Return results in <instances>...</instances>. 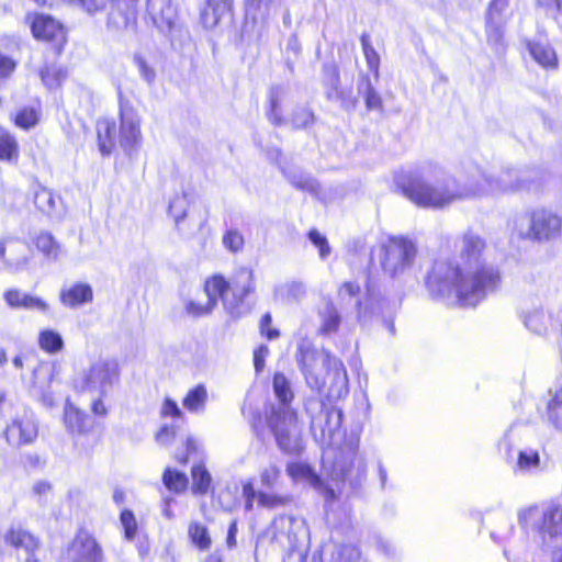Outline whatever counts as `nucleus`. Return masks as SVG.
<instances>
[{
    "mask_svg": "<svg viewBox=\"0 0 562 562\" xmlns=\"http://www.w3.org/2000/svg\"><path fill=\"white\" fill-rule=\"evenodd\" d=\"M330 562H367L361 558L359 549L355 546L345 544L335 549Z\"/></svg>",
    "mask_w": 562,
    "mask_h": 562,
    "instance_id": "nucleus-43",
    "label": "nucleus"
},
{
    "mask_svg": "<svg viewBox=\"0 0 562 562\" xmlns=\"http://www.w3.org/2000/svg\"><path fill=\"white\" fill-rule=\"evenodd\" d=\"M358 449V442L350 441L335 451L333 456L331 450L325 452L323 465L334 482L348 483L352 488H357L363 483L367 477V465Z\"/></svg>",
    "mask_w": 562,
    "mask_h": 562,
    "instance_id": "nucleus-7",
    "label": "nucleus"
},
{
    "mask_svg": "<svg viewBox=\"0 0 562 562\" xmlns=\"http://www.w3.org/2000/svg\"><path fill=\"white\" fill-rule=\"evenodd\" d=\"M308 239L311 243L318 248L321 259L325 260L330 255V246L327 238L316 229H311L308 233Z\"/></svg>",
    "mask_w": 562,
    "mask_h": 562,
    "instance_id": "nucleus-54",
    "label": "nucleus"
},
{
    "mask_svg": "<svg viewBox=\"0 0 562 562\" xmlns=\"http://www.w3.org/2000/svg\"><path fill=\"white\" fill-rule=\"evenodd\" d=\"M289 181L297 189L316 192L318 184L311 176L301 171H288L282 169Z\"/></svg>",
    "mask_w": 562,
    "mask_h": 562,
    "instance_id": "nucleus-40",
    "label": "nucleus"
},
{
    "mask_svg": "<svg viewBox=\"0 0 562 562\" xmlns=\"http://www.w3.org/2000/svg\"><path fill=\"white\" fill-rule=\"evenodd\" d=\"M514 529H515V527H514L513 522L509 521L508 519H504L499 526H496L491 531V537L495 541L503 542V541L509 539V537L514 532Z\"/></svg>",
    "mask_w": 562,
    "mask_h": 562,
    "instance_id": "nucleus-57",
    "label": "nucleus"
},
{
    "mask_svg": "<svg viewBox=\"0 0 562 562\" xmlns=\"http://www.w3.org/2000/svg\"><path fill=\"white\" fill-rule=\"evenodd\" d=\"M291 122L295 128H306L314 123V113L307 108H299L293 112Z\"/></svg>",
    "mask_w": 562,
    "mask_h": 562,
    "instance_id": "nucleus-52",
    "label": "nucleus"
},
{
    "mask_svg": "<svg viewBox=\"0 0 562 562\" xmlns=\"http://www.w3.org/2000/svg\"><path fill=\"white\" fill-rule=\"evenodd\" d=\"M272 318L269 313L265 314L260 322L261 334L265 335L268 339L272 340L279 337V330L274 328H270Z\"/></svg>",
    "mask_w": 562,
    "mask_h": 562,
    "instance_id": "nucleus-62",
    "label": "nucleus"
},
{
    "mask_svg": "<svg viewBox=\"0 0 562 562\" xmlns=\"http://www.w3.org/2000/svg\"><path fill=\"white\" fill-rule=\"evenodd\" d=\"M52 491V485L46 481H38L33 485V493L38 496H45Z\"/></svg>",
    "mask_w": 562,
    "mask_h": 562,
    "instance_id": "nucleus-64",
    "label": "nucleus"
},
{
    "mask_svg": "<svg viewBox=\"0 0 562 562\" xmlns=\"http://www.w3.org/2000/svg\"><path fill=\"white\" fill-rule=\"evenodd\" d=\"M136 24L135 19H131L128 15L120 10L111 11L108 14L106 27L112 32H120L122 30L134 27Z\"/></svg>",
    "mask_w": 562,
    "mask_h": 562,
    "instance_id": "nucleus-44",
    "label": "nucleus"
},
{
    "mask_svg": "<svg viewBox=\"0 0 562 562\" xmlns=\"http://www.w3.org/2000/svg\"><path fill=\"white\" fill-rule=\"evenodd\" d=\"M256 289L254 271L249 268H239L232 282L224 277L215 274L209 278L202 289L183 299V310L189 317L200 318L210 315L222 300L225 311L234 318L247 313L244 300Z\"/></svg>",
    "mask_w": 562,
    "mask_h": 562,
    "instance_id": "nucleus-3",
    "label": "nucleus"
},
{
    "mask_svg": "<svg viewBox=\"0 0 562 562\" xmlns=\"http://www.w3.org/2000/svg\"><path fill=\"white\" fill-rule=\"evenodd\" d=\"M120 522L124 530V538L133 541L137 533V520L134 513L130 509H123L120 514Z\"/></svg>",
    "mask_w": 562,
    "mask_h": 562,
    "instance_id": "nucleus-47",
    "label": "nucleus"
},
{
    "mask_svg": "<svg viewBox=\"0 0 562 562\" xmlns=\"http://www.w3.org/2000/svg\"><path fill=\"white\" fill-rule=\"evenodd\" d=\"M273 392L278 398L277 405L290 406L293 398V392L289 380L282 373H276L272 381Z\"/></svg>",
    "mask_w": 562,
    "mask_h": 562,
    "instance_id": "nucleus-33",
    "label": "nucleus"
},
{
    "mask_svg": "<svg viewBox=\"0 0 562 562\" xmlns=\"http://www.w3.org/2000/svg\"><path fill=\"white\" fill-rule=\"evenodd\" d=\"M258 493L251 482L243 485V497L245 498V509L250 512L254 508L255 499H258Z\"/></svg>",
    "mask_w": 562,
    "mask_h": 562,
    "instance_id": "nucleus-59",
    "label": "nucleus"
},
{
    "mask_svg": "<svg viewBox=\"0 0 562 562\" xmlns=\"http://www.w3.org/2000/svg\"><path fill=\"white\" fill-rule=\"evenodd\" d=\"M233 4V0H207L206 7L201 11V23L205 29L215 27Z\"/></svg>",
    "mask_w": 562,
    "mask_h": 562,
    "instance_id": "nucleus-25",
    "label": "nucleus"
},
{
    "mask_svg": "<svg viewBox=\"0 0 562 562\" xmlns=\"http://www.w3.org/2000/svg\"><path fill=\"white\" fill-rule=\"evenodd\" d=\"M361 45L369 69L372 70L378 77L380 57L376 50L371 45L369 35L363 34L361 36Z\"/></svg>",
    "mask_w": 562,
    "mask_h": 562,
    "instance_id": "nucleus-49",
    "label": "nucleus"
},
{
    "mask_svg": "<svg viewBox=\"0 0 562 562\" xmlns=\"http://www.w3.org/2000/svg\"><path fill=\"white\" fill-rule=\"evenodd\" d=\"M507 5L506 0H492L486 18V32L490 43L498 46L503 44L504 25L501 13Z\"/></svg>",
    "mask_w": 562,
    "mask_h": 562,
    "instance_id": "nucleus-20",
    "label": "nucleus"
},
{
    "mask_svg": "<svg viewBox=\"0 0 562 562\" xmlns=\"http://www.w3.org/2000/svg\"><path fill=\"white\" fill-rule=\"evenodd\" d=\"M165 486L175 493L183 492L188 486V477L184 473L167 468L162 475Z\"/></svg>",
    "mask_w": 562,
    "mask_h": 562,
    "instance_id": "nucleus-37",
    "label": "nucleus"
},
{
    "mask_svg": "<svg viewBox=\"0 0 562 562\" xmlns=\"http://www.w3.org/2000/svg\"><path fill=\"white\" fill-rule=\"evenodd\" d=\"M547 416L552 426L562 431V384L548 392Z\"/></svg>",
    "mask_w": 562,
    "mask_h": 562,
    "instance_id": "nucleus-28",
    "label": "nucleus"
},
{
    "mask_svg": "<svg viewBox=\"0 0 562 562\" xmlns=\"http://www.w3.org/2000/svg\"><path fill=\"white\" fill-rule=\"evenodd\" d=\"M160 414L164 417H173V418L182 416V412L179 408L178 404L169 397H167L164 401L161 408H160Z\"/></svg>",
    "mask_w": 562,
    "mask_h": 562,
    "instance_id": "nucleus-60",
    "label": "nucleus"
},
{
    "mask_svg": "<svg viewBox=\"0 0 562 562\" xmlns=\"http://www.w3.org/2000/svg\"><path fill=\"white\" fill-rule=\"evenodd\" d=\"M32 33L36 38L54 42L60 48L66 42L64 26L49 15H37L32 23Z\"/></svg>",
    "mask_w": 562,
    "mask_h": 562,
    "instance_id": "nucleus-17",
    "label": "nucleus"
},
{
    "mask_svg": "<svg viewBox=\"0 0 562 562\" xmlns=\"http://www.w3.org/2000/svg\"><path fill=\"white\" fill-rule=\"evenodd\" d=\"M3 540L16 549L22 548L32 551L37 547V541L29 531L21 526H11L3 535Z\"/></svg>",
    "mask_w": 562,
    "mask_h": 562,
    "instance_id": "nucleus-27",
    "label": "nucleus"
},
{
    "mask_svg": "<svg viewBox=\"0 0 562 562\" xmlns=\"http://www.w3.org/2000/svg\"><path fill=\"white\" fill-rule=\"evenodd\" d=\"M359 292V284L348 281L341 284V286L338 290V295L342 301H345L347 299H353L358 296Z\"/></svg>",
    "mask_w": 562,
    "mask_h": 562,
    "instance_id": "nucleus-61",
    "label": "nucleus"
},
{
    "mask_svg": "<svg viewBox=\"0 0 562 562\" xmlns=\"http://www.w3.org/2000/svg\"><path fill=\"white\" fill-rule=\"evenodd\" d=\"M269 353V349L267 346H260L254 352V366L257 372H260L265 366V359Z\"/></svg>",
    "mask_w": 562,
    "mask_h": 562,
    "instance_id": "nucleus-63",
    "label": "nucleus"
},
{
    "mask_svg": "<svg viewBox=\"0 0 562 562\" xmlns=\"http://www.w3.org/2000/svg\"><path fill=\"white\" fill-rule=\"evenodd\" d=\"M291 497L265 492L258 493V505L268 509L284 507L291 503Z\"/></svg>",
    "mask_w": 562,
    "mask_h": 562,
    "instance_id": "nucleus-46",
    "label": "nucleus"
},
{
    "mask_svg": "<svg viewBox=\"0 0 562 562\" xmlns=\"http://www.w3.org/2000/svg\"><path fill=\"white\" fill-rule=\"evenodd\" d=\"M325 415H326L327 428H325V427L322 428V434L324 437L326 435V431L328 432L329 436H331L334 430L340 427L341 419H342V413L339 409H334V408L327 409L325 412Z\"/></svg>",
    "mask_w": 562,
    "mask_h": 562,
    "instance_id": "nucleus-56",
    "label": "nucleus"
},
{
    "mask_svg": "<svg viewBox=\"0 0 562 562\" xmlns=\"http://www.w3.org/2000/svg\"><path fill=\"white\" fill-rule=\"evenodd\" d=\"M281 477V468L278 463L271 462L260 471V483L267 488L274 487Z\"/></svg>",
    "mask_w": 562,
    "mask_h": 562,
    "instance_id": "nucleus-48",
    "label": "nucleus"
},
{
    "mask_svg": "<svg viewBox=\"0 0 562 562\" xmlns=\"http://www.w3.org/2000/svg\"><path fill=\"white\" fill-rule=\"evenodd\" d=\"M396 183L413 203L430 209H442L453 202L475 196L532 189L530 176L519 169H504L494 179L480 167L472 165L464 175L456 179L430 162L397 175Z\"/></svg>",
    "mask_w": 562,
    "mask_h": 562,
    "instance_id": "nucleus-1",
    "label": "nucleus"
},
{
    "mask_svg": "<svg viewBox=\"0 0 562 562\" xmlns=\"http://www.w3.org/2000/svg\"><path fill=\"white\" fill-rule=\"evenodd\" d=\"M363 97L368 110H380L382 108V100L380 94L374 90L369 79L362 83Z\"/></svg>",
    "mask_w": 562,
    "mask_h": 562,
    "instance_id": "nucleus-51",
    "label": "nucleus"
},
{
    "mask_svg": "<svg viewBox=\"0 0 562 562\" xmlns=\"http://www.w3.org/2000/svg\"><path fill=\"white\" fill-rule=\"evenodd\" d=\"M286 472L293 480L306 482L321 491L327 502H333L337 498L335 490L324 485L322 479L308 464L303 462L290 463L286 467Z\"/></svg>",
    "mask_w": 562,
    "mask_h": 562,
    "instance_id": "nucleus-18",
    "label": "nucleus"
},
{
    "mask_svg": "<svg viewBox=\"0 0 562 562\" xmlns=\"http://www.w3.org/2000/svg\"><path fill=\"white\" fill-rule=\"evenodd\" d=\"M483 238L472 231L465 232L456 243L460 263L447 259L434 262L426 279L429 293L448 304L474 307L495 292L501 284L499 271L485 262Z\"/></svg>",
    "mask_w": 562,
    "mask_h": 562,
    "instance_id": "nucleus-2",
    "label": "nucleus"
},
{
    "mask_svg": "<svg viewBox=\"0 0 562 562\" xmlns=\"http://www.w3.org/2000/svg\"><path fill=\"white\" fill-rule=\"evenodd\" d=\"M267 423L274 435L278 447L285 453L301 450V427L291 406L271 405Z\"/></svg>",
    "mask_w": 562,
    "mask_h": 562,
    "instance_id": "nucleus-9",
    "label": "nucleus"
},
{
    "mask_svg": "<svg viewBox=\"0 0 562 562\" xmlns=\"http://www.w3.org/2000/svg\"><path fill=\"white\" fill-rule=\"evenodd\" d=\"M525 326L537 335H544L551 325V316L542 310H533L525 315Z\"/></svg>",
    "mask_w": 562,
    "mask_h": 562,
    "instance_id": "nucleus-31",
    "label": "nucleus"
},
{
    "mask_svg": "<svg viewBox=\"0 0 562 562\" xmlns=\"http://www.w3.org/2000/svg\"><path fill=\"white\" fill-rule=\"evenodd\" d=\"M528 50L533 60L546 69L558 68V55L550 43L543 41H530L527 43Z\"/></svg>",
    "mask_w": 562,
    "mask_h": 562,
    "instance_id": "nucleus-22",
    "label": "nucleus"
},
{
    "mask_svg": "<svg viewBox=\"0 0 562 562\" xmlns=\"http://www.w3.org/2000/svg\"><path fill=\"white\" fill-rule=\"evenodd\" d=\"M38 345L48 353H57L64 348V340L59 333L53 329H44L38 335Z\"/></svg>",
    "mask_w": 562,
    "mask_h": 562,
    "instance_id": "nucleus-35",
    "label": "nucleus"
},
{
    "mask_svg": "<svg viewBox=\"0 0 562 562\" xmlns=\"http://www.w3.org/2000/svg\"><path fill=\"white\" fill-rule=\"evenodd\" d=\"M134 63L139 71L140 77L149 85H153L156 79V71L153 67L148 65L146 59L139 55L136 54L134 56Z\"/></svg>",
    "mask_w": 562,
    "mask_h": 562,
    "instance_id": "nucleus-55",
    "label": "nucleus"
},
{
    "mask_svg": "<svg viewBox=\"0 0 562 562\" xmlns=\"http://www.w3.org/2000/svg\"><path fill=\"white\" fill-rule=\"evenodd\" d=\"M223 245L232 252H237L244 247V237L237 229H229L223 236Z\"/></svg>",
    "mask_w": 562,
    "mask_h": 562,
    "instance_id": "nucleus-53",
    "label": "nucleus"
},
{
    "mask_svg": "<svg viewBox=\"0 0 562 562\" xmlns=\"http://www.w3.org/2000/svg\"><path fill=\"white\" fill-rule=\"evenodd\" d=\"M277 529L276 539L286 547L288 561L305 562V542L308 539V530L305 520L293 516H280L274 520Z\"/></svg>",
    "mask_w": 562,
    "mask_h": 562,
    "instance_id": "nucleus-10",
    "label": "nucleus"
},
{
    "mask_svg": "<svg viewBox=\"0 0 562 562\" xmlns=\"http://www.w3.org/2000/svg\"><path fill=\"white\" fill-rule=\"evenodd\" d=\"M38 434V427L33 412L24 409L16 414L7 426L5 436L10 445L22 446L33 442Z\"/></svg>",
    "mask_w": 562,
    "mask_h": 562,
    "instance_id": "nucleus-16",
    "label": "nucleus"
},
{
    "mask_svg": "<svg viewBox=\"0 0 562 562\" xmlns=\"http://www.w3.org/2000/svg\"><path fill=\"white\" fill-rule=\"evenodd\" d=\"M288 91L282 86L271 88L269 93V111L267 113L269 121L274 125L283 123L281 104L286 98Z\"/></svg>",
    "mask_w": 562,
    "mask_h": 562,
    "instance_id": "nucleus-30",
    "label": "nucleus"
},
{
    "mask_svg": "<svg viewBox=\"0 0 562 562\" xmlns=\"http://www.w3.org/2000/svg\"><path fill=\"white\" fill-rule=\"evenodd\" d=\"M296 360L310 387L322 391L326 385V375H328L338 394L347 391V371L340 359L325 350H317L308 341H302Z\"/></svg>",
    "mask_w": 562,
    "mask_h": 562,
    "instance_id": "nucleus-5",
    "label": "nucleus"
},
{
    "mask_svg": "<svg viewBox=\"0 0 562 562\" xmlns=\"http://www.w3.org/2000/svg\"><path fill=\"white\" fill-rule=\"evenodd\" d=\"M34 204L48 216L61 215L63 203L60 196L45 187L37 186L34 189Z\"/></svg>",
    "mask_w": 562,
    "mask_h": 562,
    "instance_id": "nucleus-23",
    "label": "nucleus"
},
{
    "mask_svg": "<svg viewBox=\"0 0 562 562\" xmlns=\"http://www.w3.org/2000/svg\"><path fill=\"white\" fill-rule=\"evenodd\" d=\"M18 63L0 52V79L7 80L15 71Z\"/></svg>",
    "mask_w": 562,
    "mask_h": 562,
    "instance_id": "nucleus-58",
    "label": "nucleus"
},
{
    "mask_svg": "<svg viewBox=\"0 0 562 562\" xmlns=\"http://www.w3.org/2000/svg\"><path fill=\"white\" fill-rule=\"evenodd\" d=\"M65 425L72 434H87L91 430L90 418L86 412L67 402L64 411Z\"/></svg>",
    "mask_w": 562,
    "mask_h": 562,
    "instance_id": "nucleus-24",
    "label": "nucleus"
},
{
    "mask_svg": "<svg viewBox=\"0 0 562 562\" xmlns=\"http://www.w3.org/2000/svg\"><path fill=\"white\" fill-rule=\"evenodd\" d=\"M3 299L11 308H23L46 313L49 307L43 299L19 289L7 290L3 294Z\"/></svg>",
    "mask_w": 562,
    "mask_h": 562,
    "instance_id": "nucleus-19",
    "label": "nucleus"
},
{
    "mask_svg": "<svg viewBox=\"0 0 562 562\" xmlns=\"http://www.w3.org/2000/svg\"><path fill=\"white\" fill-rule=\"evenodd\" d=\"M37 122L38 113L33 108H23L14 117L15 125L24 130L35 126Z\"/></svg>",
    "mask_w": 562,
    "mask_h": 562,
    "instance_id": "nucleus-50",
    "label": "nucleus"
},
{
    "mask_svg": "<svg viewBox=\"0 0 562 562\" xmlns=\"http://www.w3.org/2000/svg\"><path fill=\"white\" fill-rule=\"evenodd\" d=\"M121 369L113 358H99L90 363L74 380V389L90 403V409L98 417H106L109 407L105 400L120 384Z\"/></svg>",
    "mask_w": 562,
    "mask_h": 562,
    "instance_id": "nucleus-4",
    "label": "nucleus"
},
{
    "mask_svg": "<svg viewBox=\"0 0 562 562\" xmlns=\"http://www.w3.org/2000/svg\"><path fill=\"white\" fill-rule=\"evenodd\" d=\"M189 204L190 202L186 193L175 195L169 203V213L178 227L181 221L187 216Z\"/></svg>",
    "mask_w": 562,
    "mask_h": 562,
    "instance_id": "nucleus-42",
    "label": "nucleus"
},
{
    "mask_svg": "<svg viewBox=\"0 0 562 562\" xmlns=\"http://www.w3.org/2000/svg\"><path fill=\"white\" fill-rule=\"evenodd\" d=\"M142 142L140 117L137 111L121 103L120 146L127 156L132 157L139 150Z\"/></svg>",
    "mask_w": 562,
    "mask_h": 562,
    "instance_id": "nucleus-14",
    "label": "nucleus"
},
{
    "mask_svg": "<svg viewBox=\"0 0 562 562\" xmlns=\"http://www.w3.org/2000/svg\"><path fill=\"white\" fill-rule=\"evenodd\" d=\"M517 436L518 429L510 427L498 445L499 450H504L508 462L512 463L513 471L519 475H535L542 472L544 463L537 449L522 448L515 453L513 446Z\"/></svg>",
    "mask_w": 562,
    "mask_h": 562,
    "instance_id": "nucleus-11",
    "label": "nucleus"
},
{
    "mask_svg": "<svg viewBox=\"0 0 562 562\" xmlns=\"http://www.w3.org/2000/svg\"><path fill=\"white\" fill-rule=\"evenodd\" d=\"M192 490L194 493L205 494L211 485L212 477L210 472L202 464H196L192 468Z\"/></svg>",
    "mask_w": 562,
    "mask_h": 562,
    "instance_id": "nucleus-38",
    "label": "nucleus"
},
{
    "mask_svg": "<svg viewBox=\"0 0 562 562\" xmlns=\"http://www.w3.org/2000/svg\"><path fill=\"white\" fill-rule=\"evenodd\" d=\"M147 12L161 32L171 37L180 33L181 23L171 0H147Z\"/></svg>",
    "mask_w": 562,
    "mask_h": 562,
    "instance_id": "nucleus-15",
    "label": "nucleus"
},
{
    "mask_svg": "<svg viewBox=\"0 0 562 562\" xmlns=\"http://www.w3.org/2000/svg\"><path fill=\"white\" fill-rule=\"evenodd\" d=\"M209 401V392L204 384H198L190 389L182 400V406L189 413L203 414Z\"/></svg>",
    "mask_w": 562,
    "mask_h": 562,
    "instance_id": "nucleus-26",
    "label": "nucleus"
},
{
    "mask_svg": "<svg viewBox=\"0 0 562 562\" xmlns=\"http://www.w3.org/2000/svg\"><path fill=\"white\" fill-rule=\"evenodd\" d=\"M521 530L531 535L543 548L562 546V506L559 504H532L517 510Z\"/></svg>",
    "mask_w": 562,
    "mask_h": 562,
    "instance_id": "nucleus-6",
    "label": "nucleus"
},
{
    "mask_svg": "<svg viewBox=\"0 0 562 562\" xmlns=\"http://www.w3.org/2000/svg\"><path fill=\"white\" fill-rule=\"evenodd\" d=\"M93 300V290L88 283L78 282L65 286L60 292V302L63 305L75 308Z\"/></svg>",
    "mask_w": 562,
    "mask_h": 562,
    "instance_id": "nucleus-21",
    "label": "nucleus"
},
{
    "mask_svg": "<svg viewBox=\"0 0 562 562\" xmlns=\"http://www.w3.org/2000/svg\"><path fill=\"white\" fill-rule=\"evenodd\" d=\"M322 324L319 327L321 333L323 334H331L337 331L340 325V315L337 308L328 303L325 307L319 312Z\"/></svg>",
    "mask_w": 562,
    "mask_h": 562,
    "instance_id": "nucleus-34",
    "label": "nucleus"
},
{
    "mask_svg": "<svg viewBox=\"0 0 562 562\" xmlns=\"http://www.w3.org/2000/svg\"><path fill=\"white\" fill-rule=\"evenodd\" d=\"M97 133L101 154L103 156L110 155L115 144V123L108 119L99 120L97 123Z\"/></svg>",
    "mask_w": 562,
    "mask_h": 562,
    "instance_id": "nucleus-29",
    "label": "nucleus"
},
{
    "mask_svg": "<svg viewBox=\"0 0 562 562\" xmlns=\"http://www.w3.org/2000/svg\"><path fill=\"white\" fill-rule=\"evenodd\" d=\"M36 248L47 258L57 259L60 254V247L54 237L48 233H41L35 240Z\"/></svg>",
    "mask_w": 562,
    "mask_h": 562,
    "instance_id": "nucleus-41",
    "label": "nucleus"
},
{
    "mask_svg": "<svg viewBox=\"0 0 562 562\" xmlns=\"http://www.w3.org/2000/svg\"><path fill=\"white\" fill-rule=\"evenodd\" d=\"M68 562H104V552L95 537L79 529L65 550Z\"/></svg>",
    "mask_w": 562,
    "mask_h": 562,
    "instance_id": "nucleus-13",
    "label": "nucleus"
},
{
    "mask_svg": "<svg viewBox=\"0 0 562 562\" xmlns=\"http://www.w3.org/2000/svg\"><path fill=\"white\" fill-rule=\"evenodd\" d=\"M274 0H246V14L252 20H266Z\"/></svg>",
    "mask_w": 562,
    "mask_h": 562,
    "instance_id": "nucleus-39",
    "label": "nucleus"
},
{
    "mask_svg": "<svg viewBox=\"0 0 562 562\" xmlns=\"http://www.w3.org/2000/svg\"><path fill=\"white\" fill-rule=\"evenodd\" d=\"M19 156V147L15 138L0 127V159L11 161Z\"/></svg>",
    "mask_w": 562,
    "mask_h": 562,
    "instance_id": "nucleus-36",
    "label": "nucleus"
},
{
    "mask_svg": "<svg viewBox=\"0 0 562 562\" xmlns=\"http://www.w3.org/2000/svg\"><path fill=\"white\" fill-rule=\"evenodd\" d=\"M562 218L554 211L537 207L515 220L513 236L537 243H550L560 238Z\"/></svg>",
    "mask_w": 562,
    "mask_h": 562,
    "instance_id": "nucleus-8",
    "label": "nucleus"
},
{
    "mask_svg": "<svg viewBox=\"0 0 562 562\" xmlns=\"http://www.w3.org/2000/svg\"><path fill=\"white\" fill-rule=\"evenodd\" d=\"M383 251L382 268L394 278L413 266L417 248L414 240L404 236H393L383 247Z\"/></svg>",
    "mask_w": 562,
    "mask_h": 562,
    "instance_id": "nucleus-12",
    "label": "nucleus"
},
{
    "mask_svg": "<svg viewBox=\"0 0 562 562\" xmlns=\"http://www.w3.org/2000/svg\"><path fill=\"white\" fill-rule=\"evenodd\" d=\"M110 0H57V5H69L83 11L90 16L101 14L106 10Z\"/></svg>",
    "mask_w": 562,
    "mask_h": 562,
    "instance_id": "nucleus-32",
    "label": "nucleus"
},
{
    "mask_svg": "<svg viewBox=\"0 0 562 562\" xmlns=\"http://www.w3.org/2000/svg\"><path fill=\"white\" fill-rule=\"evenodd\" d=\"M189 537L192 542L201 550H205L211 544L207 528L200 522L193 521L189 525Z\"/></svg>",
    "mask_w": 562,
    "mask_h": 562,
    "instance_id": "nucleus-45",
    "label": "nucleus"
}]
</instances>
